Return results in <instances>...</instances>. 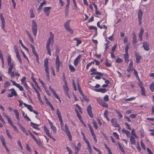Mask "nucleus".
<instances>
[{"instance_id":"nucleus-1","label":"nucleus","mask_w":154,"mask_h":154,"mask_svg":"<svg viewBox=\"0 0 154 154\" xmlns=\"http://www.w3.org/2000/svg\"><path fill=\"white\" fill-rule=\"evenodd\" d=\"M57 114L60 122V125L62 130L65 132L69 138L70 141H71L72 138L71 134L66 124L65 125L64 127V125L63 122V120L61 113L58 109H57Z\"/></svg>"},{"instance_id":"nucleus-2","label":"nucleus","mask_w":154,"mask_h":154,"mask_svg":"<svg viewBox=\"0 0 154 154\" xmlns=\"http://www.w3.org/2000/svg\"><path fill=\"white\" fill-rule=\"evenodd\" d=\"M54 34L51 32H50V37L47 41L46 45L48 53L50 56H51L50 45L51 44L53 45V44L54 42Z\"/></svg>"},{"instance_id":"nucleus-3","label":"nucleus","mask_w":154,"mask_h":154,"mask_svg":"<svg viewBox=\"0 0 154 154\" xmlns=\"http://www.w3.org/2000/svg\"><path fill=\"white\" fill-rule=\"evenodd\" d=\"M44 66L47 79L49 81L50 80L49 69L48 65V60L47 58H46L44 60Z\"/></svg>"},{"instance_id":"nucleus-4","label":"nucleus","mask_w":154,"mask_h":154,"mask_svg":"<svg viewBox=\"0 0 154 154\" xmlns=\"http://www.w3.org/2000/svg\"><path fill=\"white\" fill-rule=\"evenodd\" d=\"M3 115L4 116L8 119V122L9 124L11 125V126L13 128L14 130L15 131L17 132H18V130L17 128L13 124L12 121L11 120L10 118L8 117V116L5 113H3Z\"/></svg>"},{"instance_id":"nucleus-5","label":"nucleus","mask_w":154,"mask_h":154,"mask_svg":"<svg viewBox=\"0 0 154 154\" xmlns=\"http://www.w3.org/2000/svg\"><path fill=\"white\" fill-rule=\"evenodd\" d=\"M32 32L33 35L36 36L37 35V25L35 20H33L32 21Z\"/></svg>"},{"instance_id":"nucleus-6","label":"nucleus","mask_w":154,"mask_h":154,"mask_svg":"<svg viewBox=\"0 0 154 154\" xmlns=\"http://www.w3.org/2000/svg\"><path fill=\"white\" fill-rule=\"evenodd\" d=\"M8 64L9 68H8V73L10 74L12 71L14 67L13 63H11V58L10 56H8Z\"/></svg>"},{"instance_id":"nucleus-7","label":"nucleus","mask_w":154,"mask_h":154,"mask_svg":"<svg viewBox=\"0 0 154 154\" xmlns=\"http://www.w3.org/2000/svg\"><path fill=\"white\" fill-rule=\"evenodd\" d=\"M56 57L55 60V64L56 65V71L58 72L60 71V65L61 62L60 60L59 56L58 55H56Z\"/></svg>"},{"instance_id":"nucleus-8","label":"nucleus","mask_w":154,"mask_h":154,"mask_svg":"<svg viewBox=\"0 0 154 154\" xmlns=\"http://www.w3.org/2000/svg\"><path fill=\"white\" fill-rule=\"evenodd\" d=\"M9 91H11V93L8 94L7 97L9 98L12 97L13 96L17 97V93L16 91L14 88H12L9 90Z\"/></svg>"},{"instance_id":"nucleus-9","label":"nucleus","mask_w":154,"mask_h":154,"mask_svg":"<svg viewBox=\"0 0 154 154\" xmlns=\"http://www.w3.org/2000/svg\"><path fill=\"white\" fill-rule=\"evenodd\" d=\"M0 17L1 19V20L2 21L1 24L2 28L3 30V31L5 32H6L5 29V20L3 16V14L2 13H1L0 14Z\"/></svg>"},{"instance_id":"nucleus-10","label":"nucleus","mask_w":154,"mask_h":154,"mask_svg":"<svg viewBox=\"0 0 154 154\" xmlns=\"http://www.w3.org/2000/svg\"><path fill=\"white\" fill-rule=\"evenodd\" d=\"M49 89L50 91L53 94L54 97L59 100L60 103H61V101L60 100L59 97L56 94L55 90L53 89L51 86H49Z\"/></svg>"},{"instance_id":"nucleus-11","label":"nucleus","mask_w":154,"mask_h":154,"mask_svg":"<svg viewBox=\"0 0 154 154\" xmlns=\"http://www.w3.org/2000/svg\"><path fill=\"white\" fill-rule=\"evenodd\" d=\"M64 85H63V88L65 94L69 97L70 98V96L69 94L68 91L69 88L67 85V83H64Z\"/></svg>"},{"instance_id":"nucleus-12","label":"nucleus","mask_w":154,"mask_h":154,"mask_svg":"<svg viewBox=\"0 0 154 154\" xmlns=\"http://www.w3.org/2000/svg\"><path fill=\"white\" fill-rule=\"evenodd\" d=\"M90 71L91 72V75H98L100 76H103V74L100 72H95L96 71V69L95 68H91Z\"/></svg>"},{"instance_id":"nucleus-13","label":"nucleus","mask_w":154,"mask_h":154,"mask_svg":"<svg viewBox=\"0 0 154 154\" xmlns=\"http://www.w3.org/2000/svg\"><path fill=\"white\" fill-rule=\"evenodd\" d=\"M92 108L91 105H89L87 107V111L88 115L91 118H92L94 117L93 114L92 112Z\"/></svg>"},{"instance_id":"nucleus-14","label":"nucleus","mask_w":154,"mask_h":154,"mask_svg":"<svg viewBox=\"0 0 154 154\" xmlns=\"http://www.w3.org/2000/svg\"><path fill=\"white\" fill-rule=\"evenodd\" d=\"M11 82H12L13 85L17 87L18 88L20 91H23L24 90L23 87L20 85L19 84L17 83L15 81L11 80Z\"/></svg>"},{"instance_id":"nucleus-15","label":"nucleus","mask_w":154,"mask_h":154,"mask_svg":"<svg viewBox=\"0 0 154 154\" xmlns=\"http://www.w3.org/2000/svg\"><path fill=\"white\" fill-rule=\"evenodd\" d=\"M51 8V7H46L44 8V11L47 16H48L49 15L50 13V10Z\"/></svg>"},{"instance_id":"nucleus-16","label":"nucleus","mask_w":154,"mask_h":154,"mask_svg":"<svg viewBox=\"0 0 154 154\" xmlns=\"http://www.w3.org/2000/svg\"><path fill=\"white\" fill-rule=\"evenodd\" d=\"M44 130L46 134L48 137L53 139L54 141H55V139L51 136L49 133V130L46 127V126L45 125L44 126Z\"/></svg>"},{"instance_id":"nucleus-17","label":"nucleus","mask_w":154,"mask_h":154,"mask_svg":"<svg viewBox=\"0 0 154 154\" xmlns=\"http://www.w3.org/2000/svg\"><path fill=\"white\" fill-rule=\"evenodd\" d=\"M143 47L144 49L146 51H148L149 50V45L147 42H145L143 43Z\"/></svg>"},{"instance_id":"nucleus-18","label":"nucleus","mask_w":154,"mask_h":154,"mask_svg":"<svg viewBox=\"0 0 154 154\" xmlns=\"http://www.w3.org/2000/svg\"><path fill=\"white\" fill-rule=\"evenodd\" d=\"M135 55L136 58V62L137 63H139L140 62L141 56L136 52L135 53Z\"/></svg>"},{"instance_id":"nucleus-19","label":"nucleus","mask_w":154,"mask_h":154,"mask_svg":"<svg viewBox=\"0 0 154 154\" xmlns=\"http://www.w3.org/2000/svg\"><path fill=\"white\" fill-rule=\"evenodd\" d=\"M82 57L81 55H79L75 59L74 61V65L75 66H76L80 60V58Z\"/></svg>"},{"instance_id":"nucleus-20","label":"nucleus","mask_w":154,"mask_h":154,"mask_svg":"<svg viewBox=\"0 0 154 154\" xmlns=\"http://www.w3.org/2000/svg\"><path fill=\"white\" fill-rule=\"evenodd\" d=\"M111 122L114 127L118 128L119 127V125L117 123L116 120L115 119H112L111 120Z\"/></svg>"},{"instance_id":"nucleus-21","label":"nucleus","mask_w":154,"mask_h":154,"mask_svg":"<svg viewBox=\"0 0 154 154\" xmlns=\"http://www.w3.org/2000/svg\"><path fill=\"white\" fill-rule=\"evenodd\" d=\"M99 104L103 107L107 108L108 107V105L107 104L104 102L102 100H98Z\"/></svg>"},{"instance_id":"nucleus-22","label":"nucleus","mask_w":154,"mask_h":154,"mask_svg":"<svg viewBox=\"0 0 154 154\" xmlns=\"http://www.w3.org/2000/svg\"><path fill=\"white\" fill-rule=\"evenodd\" d=\"M45 100L46 102V103L50 107L51 109L54 111V109L53 106V105L51 104V103L48 100V99L45 96Z\"/></svg>"},{"instance_id":"nucleus-23","label":"nucleus","mask_w":154,"mask_h":154,"mask_svg":"<svg viewBox=\"0 0 154 154\" xmlns=\"http://www.w3.org/2000/svg\"><path fill=\"white\" fill-rule=\"evenodd\" d=\"M70 20L67 21L66 22L64 25V27L66 30L68 29L69 28H70Z\"/></svg>"},{"instance_id":"nucleus-24","label":"nucleus","mask_w":154,"mask_h":154,"mask_svg":"<svg viewBox=\"0 0 154 154\" xmlns=\"http://www.w3.org/2000/svg\"><path fill=\"white\" fill-rule=\"evenodd\" d=\"M81 145L80 143H79L77 144V146H76V147H75V154H77L78 153V152L80 149L81 147Z\"/></svg>"},{"instance_id":"nucleus-25","label":"nucleus","mask_w":154,"mask_h":154,"mask_svg":"<svg viewBox=\"0 0 154 154\" xmlns=\"http://www.w3.org/2000/svg\"><path fill=\"white\" fill-rule=\"evenodd\" d=\"M31 47L32 49V53L35 56V57H37L38 56V55L35 49V48L34 46L32 44H29Z\"/></svg>"},{"instance_id":"nucleus-26","label":"nucleus","mask_w":154,"mask_h":154,"mask_svg":"<svg viewBox=\"0 0 154 154\" xmlns=\"http://www.w3.org/2000/svg\"><path fill=\"white\" fill-rule=\"evenodd\" d=\"M122 132L123 134H125L127 137L128 138L130 137V132L128 130L124 129H123L122 131Z\"/></svg>"},{"instance_id":"nucleus-27","label":"nucleus","mask_w":154,"mask_h":154,"mask_svg":"<svg viewBox=\"0 0 154 154\" xmlns=\"http://www.w3.org/2000/svg\"><path fill=\"white\" fill-rule=\"evenodd\" d=\"M94 91L96 92H100L102 93H104L106 91V90L105 88H100L95 89Z\"/></svg>"},{"instance_id":"nucleus-28","label":"nucleus","mask_w":154,"mask_h":154,"mask_svg":"<svg viewBox=\"0 0 154 154\" xmlns=\"http://www.w3.org/2000/svg\"><path fill=\"white\" fill-rule=\"evenodd\" d=\"M124 58L125 62L128 63L129 62L128 54H125L124 55Z\"/></svg>"},{"instance_id":"nucleus-29","label":"nucleus","mask_w":154,"mask_h":154,"mask_svg":"<svg viewBox=\"0 0 154 154\" xmlns=\"http://www.w3.org/2000/svg\"><path fill=\"white\" fill-rule=\"evenodd\" d=\"M23 104L29 111L30 112L32 111V107L31 105L27 104L25 103H23Z\"/></svg>"},{"instance_id":"nucleus-30","label":"nucleus","mask_w":154,"mask_h":154,"mask_svg":"<svg viewBox=\"0 0 154 154\" xmlns=\"http://www.w3.org/2000/svg\"><path fill=\"white\" fill-rule=\"evenodd\" d=\"M46 4V1L44 0L42 2H41L40 4V5L39 6L38 8L37 9L38 11H40L41 10L43 6Z\"/></svg>"},{"instance_id":"nucleus-31","label":"nucleus","mask_w":154,"mask_h":154,"mask_svg":"<svg viewBox=\"0 0 154 154\" xmlns=\"http://www.w3.org/2000/svg\"><path fill=\"white\" fill-rule=\"evenodd\" d=\"M133 41L132 44L134 45H135V44L137 43V37L135 34L134 33H133Z\"/></svg>"},{"instance_id":"nucleus-32","label":"nucleus","mask_w":154,"mask_h":154,"mask_svg":"<svg viewBox=\"0 0 154 154\" xmlns=\"http://www.w3.org/2000/svg\"><path fill=\"white\" fill-rule=\"evenodd\" d=\"M14 112L15 114V115L17 119L18 120H19L20 119L19 116V113L17 110L16 109H14Z\"/></svg>"},{"instance_id":"nucleus-33","label":"nucleus","mask_w":154,"mask_h":154,"mask_svg":"<svg viewBox=\"0 0 154 154\" xmlns=\"http://www.w3.org/2000/svg\"><path fill=\"white\" fill-rule=\"evenodd\" d=\"M26 33H27V35H28L29 38L30 39L32 43H34V40L33 38L32 37V36L31 35L29 32L27 31H26Z\"/></svg>"},{"instance_id":"nucleus-34","label":"nucleus","mask_w":154,"mask_h":154,"mask_svg":"<svg viewBox=\"0 0 154 154\" xmlns=\"http://www.w3.org/2000/svg\"><path fill=\"white\" fill-rule=\"evenodd\" d=\"M142 11L141 10H139L138 13V19H142Z\"/></svg>"},{"instance_id":"nucleus-35","label":"nucleus","mask_w":154,"mask_h":154,"mask_svg":"<svg viewBox=\"0 0 154 154\" xmlns=\"http://www.w3.org/2000/svg\"><path fill=\"white\" fill-rule=\"evenodd\" d=\"M73 40L76 41L77 42L76 44V45L77 46H78L82 43V41L81 40H79L78 38H73Z\"/></svg>"},{"instance_id":"nucleus-36","label":"nucleus","mask_w":154,"mask_h":154,"mask_svg":"<svg viewBox=\"0 0 154 154\" xmlns=\"http://www.w3.org/2000/svg\"><path fill=\"white\" fill-rule=\"evenodd\" d=\"M29 13H30V17L31 18H34L35 17V15L33 13V10L32 8H31L29 10Z\"/></svg>"},{"instance_id":"nucleus-37","label":"nucleus","mask_w":154,"mask_h":154,"mask_svg":"<svg viewBox=\"0 0 154 154\" xmlns=\"http://www.w3.org/2000/svg\"><path fill=\"white\" fill-rule=\"evenodd\" d=\"M0 140L2 143L3 146L4 147H6V144H5V139L2 137H1L0 138Z\"/></svg>"},{"instance_id":"nucleus-38","label":"nucleus","mask_w":154,"mask_h":154,"mask_svg":"<svg viewBox=\"0 0 154 154\" xmlns=\"http://www.w3.org/2000/svg\"><path fill=\"white\" fill-rule=\"evenodd\" d=\"M35 141L37 144H38L39 146H40L41 145V140L40 139L37 140L36 138L34 139Z\"/></svg>"},{"instance_id":"nucleus-39","label":"nucleus","mask_w":154,"mask_h":154,"mask_svg":"<svg viewBox=\"0 0 154 154\" xmlns=\"http://www.w3.org/2000/svg\"><path fill=\"white\" fill-rule=\"evenodd\" d=\"M141 89V95L143 97L146 96V91L145 90V88H143Z\"/></svg>"},{"instance_id":"nucleus-40","label":"nucleus","mask_w":154,"mask_h":154,"mask_svg":"<svg viewBox=\"0 0 154 154\" xmlns=\"http://www.w3.org/2000/svg\"><path fill=\"white\" fill-rule=\"evenodd\" d=\"M88 28L90 30H95V32H97V28L96 26H89L88 27Z\"/></svg>"},{"instance_id":"nucleus-41","label":"nucleus","mask_w":154,"mask_h":154,"mask_svg":"<svg viewBox=\"0 0 154 154\" xmlns=\"http://www.w3.org/2000/svg\"><path fill=\"white\" fill-rule=\"evenodd\" d=\"M30 125L34 129H36L37 127L39 126L38 124H36L32 122H30Z\"/></svg>"},{"instance_id":"nucleus-42","label":"nucleus","mask_w":154,"mask_h":154,"mask_svg":"<svg viewBox=\"0 0 154 154\" xmlns=\"http://www.w3.org/2000/svg\"><path fill=\"white\" fill-rule=\"evenodd\" d=\"M133 71H134V74L135 76L136 77V78L138 79L139 81H140V79H139V76L137 72L135 69H133Z\"/></svg>"},{"instance_id":"nucleus-43","label":"nucleus","mask_w":154,"mask_h":154,"mask_svg":"<svg viewBox=\"0 0 154 154\" xmlns=\"http://www.w3.org/2000/svg\"><path fill=\"white\" fill-rule=\"evenodd\" d=\"M130 141L131 144H134L135 143V140L134 137L132 136L130 137Z\"/></svg>"},{"instance_id":"nucleus-44","label":"nucleus","mask_w":154,"mask_h":154,"mask_svg":"<svg viewBox=\"0 0 154 154\" xmlns=\"http://www.w3.org/2000/svg\"><path fill=\"white\" fill-rule=\"evenodd\" d=\"M16 57L17 58V59H18V61H19L20 63V64H21L22 63V60L21 59V58L20 57V55L19 54H16Z\"/></svg>"},{"instance_id":"nucleus-45","label":"nucleus","mask_w":154,"mask_h":154,"mask_svg":"<svg viewBox=\"0 0 154 154\" xmlns=\"http://www.w3.org/2000/svg\"><path fill=\"white\" fill-rule=\"evenodd\" d=\"M149 89L151 92H153L154 91V84L153 83H152L150 85Z\"/></svg>"},{"instance_id":"nucleus-46","label":"nucleus","mask_w":154,"mask_h":154,"mask_svg":"<svg viewBox=\"0 0 154 154\" xmlns=\"http://www.w3.org/2000/svg\"><path fill=\"white\" fill-rule=\"evenodd\" d=\"M75 111L76 113L77 116L78 118V119H79V120H80L82 119L81 116V115L80 114L78 110L77 109H75Z\"/></svg>"},{"instance_id":"nucleus-47","label":"nucleus","mask_w":154,"mask_h":154,"mask_svg":"<svg viewBox=\"0 0 154 154\" xmlns=\"http://www.w3.org/2000/svg\"><path fill=\"white\" fill-rule=\"evenodd\" d=\"M118 145L120 150L121 152H122V153H124V150L123 147L119 143H118Z\"/></svg>"},{"instance_id":"nucleus-48","label":"nucleus","mask_w":154,"mask_h":154,"mask_svg":"<svg viewBox=\"0 0 154 154\" xmlns=\"http://www.w3.org/2000/svg\"><path fill=\"white\" fill-rule=\"evenodd\" d=\"M105 65L106 67H110L111 66L112 64L111 63L108 62V59H106L105 63Z\"/></svg>"},{"instance_id":"nucleus-49","label":"nucleus","mask_w":154,"mask_h":154,"mask_svg":"<svg viewBox=\"0 0 154 154\" xmlns=\"http://www.w3.org/2000/svg\"><path fill=\"white\" fill-rule=\"evenodd\" d=\"M69 68L70 71L72 72H74L75 71V68L71 64L69 65Z\"/></svg>"},{"instance_id":"nucleus-50","label":"nucleus","mask_w":154,"mask_h":154,"mask_svg":"<svg viewBox=\"0 0 154 154\" xmlns=\"http://www.w3.org/2000/svg\"><path fill=\"white\" fill-rule=\"evenodd\" d=\"M82 134L83 135V139L87 144L90 143L89 141L86 138L84 134L82 132Z\"/></svg>"},{"instance_id":"nucleus-51","label":"nucleus","mask_w":154,"mask_h":154,"mask_svg":"<svg viewBox=\"0 0 154 154\" xmlns=\"http://www.w3.org/2000/svg\"><path fill=\"white\" fill-rule=\"evenodd\" d=\"M14 51L15 52L16 54H19V51L17 49V47L16 45H14Z\"/></svg>"},{"instance_id":"nucleus-52","label":"nucleus","mask_w":154,"mask_h":154,"mask_svg":"<svg viewBox=\"0 0 154 154\" xmlns=\"http://www.w3.org/2000/svg\"><path fill=\"white\" fill-rule=\"evenodd\" d=\"M92 63L94 64V62H93L92 61L86 65V70H88L89 69V67H90Z\"/></svg>"},{"instance_id":"nucleus-53","label":"nucleus","mask_w":154,"mask_h":154,"mask_svg":"<svg viewBox=\"0 0 154 154\" xmlns=\"http://www.w3.org/2000/svg\"><path fill=\"white\" fill-rule=\"evenodd\" d=\"M83 96V99L85 100V101L88 102L89 101V99L86 96H85L83 94V95H81Z\"/></svg>"},{"instance_id":"nucleus-54","label":"nucleus","mask_w":154,"mask_h":154,"mask_svg":"<svg viewBox=\"0 0 154 154\" xmlns=\"http://www.w3.org/2000/svg\"><path fill=\"white\" fill-rule=\"evenodd\" d=\"M18 125L19 126L20 128L21 131H22L23 132H26V130H25V128L22 125L18 123Z\"/></svg>"},{"instance_id":"nucleus-55","label":"nucleus","mask_w":154,"mask_h":154,"mask_svg":"<svg viewBox=\"0 0 154 154\" xmlns=\"http://www.w3.org/2000/svg\"><path fill=\"white\" fill-rule=\"evenodd\" d=\"M115 111L117 113V115L121 118H122L123 117V116L121 113V112L119 110L116 109L115 110Z\"/></svg>"},{"instance_id":"nucleus-56","label":"nucleus","mask_w":154,"mask_h":154,"mask_svg":"<svg viewBox=\"0 0 154 154\" xmlns=\"http://www.w3.org/2000/svg\"><path fill=\"white\" fill-rule=\"evenodd\" d=\"M51 128L53 130L54 133V134H55L56 133L57 131V129L53 125H52L51 126Z\"/></svg>"},{"instance_id":"nucleus-57","label":"nucleus","mask_w":154,"mask_h":154,"mask_svg":"<svg viewBox=\"0 0 154 154\" xmlns=\"http://www.w3.org/2000/svg\"><path fill=\"white\" fill-rule=\"evenodd\" d=\"M23 85L24 86L25 88L27 90L28 92H29V89L30 88L27 84L26 82H25L24 84H23Z\"/></svg>"},{"instance_id":"nucleus-58","label":"nucleus","mask_w":154,"mask_h":154,"mask_svg":"<svg viewBox=\"0 0 154 154\" xmlns=\"http://www.w3.org/2000/svg\"><path fill=\"white\" fill-rule=\"evenodd\" d=\"M10 83L8 82H6L4 84V88H6L8 86L10 85Z\"/></svg>"},{"instance_id":"nucleus-59","label":"nucleus","mask_w":154,"mask_h":154,"mask_svg":"<svg viewBox=\"0 0 154 154\" xmlns=\"http://www.w3.org/2000/svg\"><path fill=\"white\" fill-rule=\"evenodd\" d=\"M104 100L106 102H107L109 101V97L108 95H105L103 98Z\"/></svg>"},{"instance_id":"nucleus-60","label":"nucleus","mask_w":154,"mask_h":154,"mask_svg":"<svg viewBox=\"0 0 154 154\" xmlns=\"http://www.w3.org/2000/svg\"><path fill=\"white\" fill-rule=\"evenodd\" d=\"M75 106L77 108H78L80 112L82 114V112L81 109V108L80 106L78 104H76L75 105Z\"/></svg>"},{"instance_id":"nucleus-61","label":"nucleus","mask_w":154,"mask_h":154,"mask_svg":"<svg viewBox=\"0 0 154 154\" xmlns=\"http://www.w3.org/2000/svg\"><path fill=\"white\" fill-rule=\"evenodd\" d=\"M6 133L7 135L8 136V138H10V139H12V137H11V135H10V133H9L8 130H7V129L6 130Z\"/></svg>"},{"instance_id":"nucleus-62","label":"nucleus","mask_w":154,"mask_h":154,"mask_svg":"<svg viewBox=\"0 0 154 154\" xmlns=\"http://www.w3.org/2000/svg\"><path fill=\"white\" fill-rule=\"evenodd\" d=\"M113 136L115 137V138H116L117 139H119V135L116 132H114L113 133Z\"/></svg>"},{"instance_id":"nucleus-63","label":"nucleus","mask_w":154,"mask_h":154,"mask_svg":"<svg viewBox=\"0 0 154 154\" xmlns=\"http://www.w3.org/2000/svg\"><path fill=\"white\" fill-rule=\"evenodd\" d=\"M140 144H141V146L142 147V148H143V149L144 150H146V147L145 146V145L143 143V142H142V140H141L140 141Z\"/></svg>"},{"instance_id":"nucleus-64","label":"nucleus","mask_w":154,"mask_h":154,"mask_svg":"<svg viewBox=\"0 0 154 154\" xmlns=\"http://www.w3.org/2000/svg\"><path fill=\"white\" fill-rule=\"evenodd\" d=\"M108 110L106 109L105 110V112L104 113L103 115L105 118L107 117L108 116Z\"/></svg>"}]
</instances>
